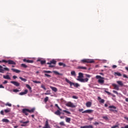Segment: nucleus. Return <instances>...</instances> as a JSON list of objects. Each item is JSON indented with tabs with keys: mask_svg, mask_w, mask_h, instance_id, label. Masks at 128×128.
I'll list each match as a JSON object with an SVG mask.
<instances>
[{
	"mask_svg": "<svg viewBox=\"0 0 128 128\" xmlns=\"http://www.w3.org/2000/svg\"><path fill=\"white\" fill-rule=\"evenodd\" d=\"M65 80L66 82H68V84H70V86L72 88V86H74V88H78V86H80V84L78 83H74L72 82H70V80H68V79L67 78H65Z\"/></svg>",
	"mask_w": 128,
	"mask_h": 128,
	"instance_id": "nucleus-1",
	"label": "nucleus"
},
{
	"mask_svg": "<svg viewBox=\"0 0 128 128\" xmlns=\"http://www.w3.org/2000/svg\"><path fill=\"white\" fill-rule=\"evenodd\" d=\"M81 64H94V60L92 59H83L80 60Z\"/></svg>",
	"mask_w": 128,
	"mask_h": 128,
	"instance_id": "nucleus-2",
	"label": "nucleus"
},
{
	"mask_svg": "<svg viewBox=\"0 0 128 128\" xmlns=\"http://www.w3.org/2000/svg\"><path fill=\"white\" fill-rule=\"evenodd\" d=\"M96 78L98 79V84H104V78L103 77H102L100 76L97 75L96 76Z\"/></svg>",
	"mask_w": 128,
	"mask_h": 128,
	"instance_id": "nucleus-3",
	"label": "nucleus"
},
{
	"mask_svg": "<svg viewBox=\"0 0 128 128\" xmlns=\"http://www.w3.org/2000/svg\"><path fill=\"white\" fill-rule=\"evenodd\" d=\"M2 62H5L6 64V62H8V64H16V62H14L12 60H0V64H2Z\"/></svg>",
	"mask_w": 128,
	"mask_h": 128,
	"instance_id": "nucleus-4",
	"label": "nucleus"
},
{
	"mask_svg": "<svg viewBox=\"0 0 128 128\" xmlns=\"http://www.w3.org/2000/svg\"><path fill=\"white\" fill-rule=\"evenodd\" d=\"M56 64V61L54 60H52L50 61V62H48L47 63V64H49V68H54V66L52 64Z\"/></svg>",
	"mask_w": 128,
	"mask_h": 128,
	"instance_id": "nucleus-5",
	"label": "nucleus"
},
{
	"mask_svg": "<svg viewBox=\"0 0 128 128\" xmlns=\"http://www.w3.org/2000/svg\"><path fill=\"white\" fill-rule=\"evenodd\" d=\"M34 110H36V108H32L31 110H28L27 108H24L22 110V112H34Z\"/></svg>",
	"mask_w": 128,
	"mask_h": 128,
	"instance_id": "nucleus-6",
	"label": "nucleus"
},
{
	"mask_svg": "<svg viewBox=\"0 0 128 128\" xmlns=\"http://www.w3.org/2000/svg\"><path fill=\"white\" fill-rule=\"evenodd\" d=\"M108 108H110V112H117L118 108L115 106H109Z\"/></svg>",
	"mask_w": 128,
	"mask_h": 128,
	"instance_id": "nucleus-7",
	"label": "nucleus"
},
{
	"mask_svg": "<svg viewBox=\"0 0 128 128\" xmlns=\"http://www.w3.org/2000/svg\"><path fill=\"white\" fill-rule=\"evenodd\" d=\"M66 106L68 108H76V105L74 103L69 102L66 104Z\"/></svg>",
	"mask_w": 128,
	"mask_h": 128,
	"instance_id": "nucleus-8",
	"label": "nucleus"
},
{
	"mask_svg": "<svg viewBox=\"0 0 128 128\" xmlns=\"http://www.w3.org/2000/svg\"><path fill=\"white\" fill-rule=\"evenodd\" d=\"M79 112H94V110H86L85 111H84V109L81 108V109H79Z\"/></svg>",
	"mask_w": 128,
	"mask_h": 128,
	"instance_id": "nucleus-9",
	"label": "nucleus"
},
{
	"mask_svg": "<svg viewBox=\"0 0 128 128\" xmlns=\"http://www.w3.org/2000/svg\"><path fill=\"white\" fill-rule=\"evenodd\" d=\"M112 86L114 87V90H120V86L116 84H112Z\"/></svg>",
	"mask_w": 128,
	"mask_h": 128,
	"instance_id": "nucleus-10",
	"label": "nucleus"
},
{
	"mask_svg": "<svg viewBox=\"0 0 128 128\" xmlns=\"http://www.w3.org/2000/svg\"><path fill=\"white\" fill-rule=\"evenodd\" d=\"M23 62H27L28 64H32L34 62V60H29L26 58L23 59Z\"/></svg>",
	"mask_w": 128,
	"mask_h": 128,
	"instance_id": "nucleus-11",
	"label": "nucleus"
},
{
	"mask_svg": "<svg viewBox=\"0 0 128 128\" xmlns=\"http://www.w3.org/2000/svg\"><path fill=\"white\" fill-rule=\"evenodd\" d=\"M4 70H6L7 72L10 71V69L8 68H4V69L0 68V72L4 74Z\"/></svg>",
	"mask_w": 128,
	"mask_h": 128,
	"instance_id": "nucleus-12",
	"label": "nucleus"
},
{
	"mask_svg": "<svg viewBox=\"0 0 128 128\" xmlns=\"http://www.w3.org/2000/svg\"><path fill=\"white\" fill-rule=\"evenodd\" d=\"M10 84H14V86H20V83L16 81H11Z\"/></svg>",
	"mask_w": 128,
	"mask_h": 128,
	"instance_id": "nucleus-13",
	"label": "nucleus"
},
{
	"mask_svg": "<svg viewBox=\"0 0 128 128\" xmlns=\"http://www.w3.org/2000/svg\"><path fill=\"white\" fill-rule=\"evenodd\" d=\"M98 100H99L100 104H104V100L102 99L100 96L98 97Z\"/></svg>",
	"mask_w": 128,
	"mask_h": 128,
	"instance_id": "nucleus-14",
	"label": "nucleus"
},
{
	"mask_svg": "<svg viewBox=\"0 0 128 128\" xmlns=\"http://www.w3.org/2000/svg\"><path fill=\"white\" fill-rule=\"evenodd\" d=\"M50 88H51L53 92H58V88L56 87L50 86Z\"/></svg>",
	"mask_w": 128,
	"mask_h": 128,
	"instance_id": "nucleus-15",
	"label": "nucleus"
},
{
	"mask_svg": "<svg viewBox=\"0 0 128 128\" xmlns=\"http://www.w3.org/2000/svg\"><path fill=\"white\" fill-rule=\"evenodd\" d=\"M28 90H25L24 92H20V96H24V94H28Z\"/></svg>",
	"mask_w": 128,
	"mask_h": 128,
	"instance_id": "nucleus-16",
	"label": "nucleus"
},
{
	"mask_svg": "<svg viewBox=\"0 0 128 128\" xmlns=\"http://www.w3.org/2000/svg\"><path fill=\"white\" fill-rule=\"evenodd\" d=\"M44 128H50V125H48V120H46V122Z\"/></svg>",
	"mask_w": 128,
	"mask_h": 128,
	"instance_id": "nucleus-17",
	"label": "nucleus"
},
{
	"mask_svg": "<svg viewBox=\"0 0 128 128\" xmlns=\"http://www.w3.org/2000/svg\"><path fill=\"white\" fill-rule=\"evenodd\" d=\"M14 72H16V74H19V72H20V70H17V69H14V68H12L11 69Z\"/></svg>",
	"mask_w": 128,
	"mask_h": 128,
	"instance_id": "nucleus-18",
	"label": "nucleus"
},
{
	"mask_svg": "<svg viewBox=\"0 0 128 128\" xmlns=\"http://www.w3.org/2000/svg\"><path fill=\"white\" fill-rule=\"evenodd\" d=\"M37 62H40L41 64H46V60H42V59H38Z\"/></svg>",
	"mask_w": 128,
	"mask_h": 128,
	"instance_id": "nucleus-19",
	"label": "nucleus"
},
{
	"mask_svg": "<svg viewBox=\"0 0 128 128\" xmlns=\"http://www.w3.org/2000/svg\"><path fill=\"white\" fill-rule=\"evenodd\" d=\"M78 70H87L86 67L82 66H78L77 68Z\"/></svg>",
	"mask_w": 128,
	"mask_h": 128,
	"instance_id": "nucleus-20",
	"label": "nucleus"
},
{
	"mask_svg": "<svg viewBox=\"0 0 128 128\" xmlns=\"http://www.w3.org/2000/svg\"><path fill=\"white\" fill-rule=\"evenodd\" d=\"M86 106L87 108H90L92 106V102H88L86 103Z\"/></svg>",
	"mask_w": 128,
	"mask_h": 128,
	"instance_id": "nucleus-21",
	"label": "nucleus"
},
{
	"mask_svg": "<svg viewBox=\"0 0 128 128\" xmlns=\"http://www.w3.org/2000/svg\"><path fill=\"white\" fill-rule=\"evenodd\" d=\"M3 78L5 80H10V75H6V76L4 75Z\"/></svg>",
	"mask_w": 128,
	"mask_h": 128,
	"instance_id": "nucleus-22",
	"label": "nucleus"
},
{
	"mask_svg": "<svg viewBox=\"0 0 128 128\" xmlns=\"http://www.w3.org/2000/svg\"><path fill=\"white\" fill-rule=\"evenodd\" d=\"M26 88H28L29 90H30V92H32V87H30L28 84H26Z\"/></svg>",
	"mask_w": 128,
	"mask_h": 128,
	"instance_id": "nucleus-23",
	"label": "nucleus"
},
{
	"mask_svg": "<svg viewBox=\"0 0 128 128\" xmlns=\"http://www.w3.org/2000/svg\"><path fill=\"white\" fill-rule=\"evenodd\" d=\"M116 83L118 86H124V83H122V81H117Z\"/></svg>",
	"mask_w": 128,
	"mask_h": 128,
	"instance_id": "nucleus-24",
	"label": "nucleus"
},
{
	"mask_svg": "<svg viewBox=\"0 0 128 128\" xmlns=\"http://www.w3.org/2000/svg\"><path fill=\"white\" fill-rule=\"evenodd\" d=\"M84 78V74L82 72H79L78 78Z\"/></svg>",
	"mask_w": 128,
	"mask_h": 128,
	"instance_id": "nucleus-25",
	"label": "nucleus"
},
{
	"mask_svg": "<svg viewBox=\"0 0 128 128\" xmlns=\"http://www.w3.org/2000/svg\"><path fill=\"white\" fill-rule=\"evenodd\" d=\"M77 80H78V82H84V80L82 78H78Z\"/></svg>",
	"mask_w": 128,
	"mask_h": 128,
	"instance_id": "nucleus-26",
	"label": "nucleus"
},
{
	"mask_svg": "<svg viewBox=\"0 0 128 128\" xmlns=\"http://www.w3.org/2000/svg\"><path fill=\"white\" fill-rule=\"evenodd\" d=\"M115 76H122V74L118 72H114Z\"/></svg>",
	"mask_w": 128,
	"mask_h": 128,
	"instance_id": "nucleus-27",
	"label": "nucleus"
},
{
	"mask_svg": "<svg viewBox=\"0 0 128 128\" xmlns=\"http://www.w3.org/2000/svg\"><path fill=\"white\" fill-rule=\"evenodd\" d=\"M46 96H48V94H50V90H48L46 93H44Z\"/></svg>",
	"mask_w": 128,
	"mask_h": 128,
	"instance_id": "nucleus-28",
	"label": "nucleus"
},
{
	"mask_svg": "<svg viewBox=\"0 0 128 128\" xmlns=\"http://www.w3.org/2000/svg\"><path fill=\"white\" fill-rule=\"evenodd\" d=\"M21 66L24 68H28V66L24 64H21Z\"/></svg>",
	"mask_w": 128,
	"mask_h": 128,
	"instance_id": "nucleus-29",
	"label": "nucleus"
},
{
	"mask_svg": "<svg viewBox=\"0 0 128 128\" xmlns=\"http://www.w3.org/2000/svg\"><path fill=\"white\" fill-rule=\"evenodd\" d=\"M2 122H10V120H8L4 118L2 120Z\"/></svg>",
	"mask_w": 128,
	"mask_h": 128,
	"instance_id": "nucleus-30",
	"label": "nucleus"
},
{
	"mask_svg": "<svg viewBox=\"0 0 128 128\" xmlns=\"http://www.w3.org/2000/svg\"><path fill=\"white\" fill-rule=\"evenodd\" d=\"M71 75L72 76H76V72L75 71H72L71 72Z\"/></svg>",
	"mask_w": 128,
	"mask_h": 128,
	"instance_id": "nucleus-31",
	"label": "nucleus"
},
{
	"mask_svg": "<svg viewBox=\"0 0 128 128\" xmlns=\"http://www.w3.org/2000/svg\"><path fill=\"white\" fill-rule=\"evenodd\" d=\"M19 78L20 80H22V82H26V79L22 78V77H19Z\"/></svg>",
	"mask_w": 128,
	"mask_h": 128,
	"instance_id": "nucleus-32",
	"label": "nucleus"
},
{
	"mask_svg": "<svg viewBox=\"0 0 128 128\" xmlns=\"http://www.w3.org/2000/svg\"><path fill=\"white\" fill-rule=\"evenodd\" d=\"M43 72L44 74H52V72L50 70H43Z\"/></svg>",
	"mask_w": 128,
	"mask_h": 128,
	"instance_id": "nucleus-33",
	"label": "nucleus"
},
{
	"mask_svg": "<svg viewBox=\"0 0 128 128\" xmlns=\"http://www.w3.org/2000/svg\"><path fill=\"white\" fill-rule=\"evenodd\" d=\"M58 108V110H57L56 112H62V108H60V106H58V108Z\"/></svg>",
	"mask_w": 128,
	"mask_h": 128,
	"instance_id": "nucleus-34",
	"label": "nucleus"
},
{
	"mask_svg": "<svg viewBox=\"0 0 128 128\" xmlns=\"http://www.w3.org/2000/svg\"><path fill=\"white\" fill-rule=\"evenodd\" d=\"M5 106H12V104L7 102L6 104H5Z\"/></svg>",
	"mask_w": 128,
	"mask_h": 128,
	"instance_id": "nucleus-35",
	"label": "nucleus"
},
{
	"mask_svg": "<svg viewBox=\"0 0 128 128\" xmlns=\"http://www.w3.org/2000/svg\"><path fill=\"white\" fill-rule=\"evenodd\" d=\"M53 72L55 74H58V76L60 75L62 76V74H60L58 72L56 71H54Z\"/></svg>",
	"mask_w": 128,
	"mask_h": 128,
	"instance_id": "nucleus-36",
	"label": "nucleus"
},
{
	"mask_svg": "<svg viewBox=\"0 0 128 128\" xmlns=\"http://www.w3.org/2000/svg\"><path fill=\"white\" fill-rule=\"evenodd\" d=\"M66 122H70V118H66Z\"/></svg>",
	"mask_w": 128,
	"mask_h": 128,
	"instance_id": "nucleus-37",
	"label": "nucleus"
},
{
	"mask_svg": "<svg viewBox=\"0 0 128 128\" xmlns=\"http://www.w3.org/2000/svg\"><path fill=\"white\" fill-rule=\"evenodd\" d=\"M48 100V97L46 96L45 98L44 99V102H46Z\"/></svg>",
	"mask_w": 128,
	"mask_h": 128,
	"instance_id": "nucleus-38",
	"label": "nucleus"
},
{
	"mask_svg": "<svg viewBox=\"0 0 128 128\" xmlns=\"http://www.w3.org/2000/svg\"><path fill=\"white\" fill-rule=\"evenodd\" d=\"M41 88H43V90H46V86H44V84H42L41 86Z\"/></svg>",
	"mask_w": 128,
	"mask_h": 128,
	"instance_id": "nucleus-39",
	"label": "nucleus"
},
{
	"mask_svg": "<svg viewBox=\"0 0 128 128\" xmlns=\"http://www.w3.org/2000/svg\"><path fill=\"white\" fill-rule=\"evenodd\" d=\"M33 82H34V84H40V81H37V80H33Z\"/></svg>",
	"mask_w": 128,
	"mask_h": 128,
	"instance_id": "nucleus-40",
	"label": "nucleus"
},
{
	"mask_svg": "<svg viewBox=\"0 0 128 128\" xmlns=\"http://www.w3.org/2000/svg\"><path fill=\"white\" fill-rule=\"evenodd\" d=\"M5 112H10V109L8 108V109H6L4 110Z\"/></svg>",
	"mask_w": 128,
	"mask_h": 128,
	"instance_id": "nucleus-41",
	"label": "nucleus"
},
{
	"mask_svg": "<svg viewBox=\"0 0 128 128\" xmlns=\"http://www.w3.org/2000/svg\"><path fill=\"white\" fill-rule=\"evenodd\" d=\"M13 92H20V90H18V89H14V90H13Z\"/></svg>",
	"mask_w": 128,
	"mask_h": 128,
	"instance_id": "nucleus-42",
	"label": "nucleus"
},
{
	"mask_svg": "<svg viewBox=\"0 0 128 128\" xmlns=\"http://www.w3.org/2000/svg\"><path fill=\"white\" fill-rule=\"evenodd\" d=\"M104 92H106V94H108V96H110L111 94H110V92H108V91H107V90H105Z\"/></svg>",
	"mask_w": 128,
	"mask_h": 128,
	"instance_id": "nucleus-43",
	"label": "nucleus"
},
{
	"mask_svg": "<svg viewBox=\"0 0 128 128\" xmlns=\"http://www.w3.org/2000/svg\"><path fill=\"white\" fill-rule=\"evenodd\" d=\"M72 98H74V100H78V98L76 96H72Z\"/></svg>",
	"mask_w": 128,
	"mask_h": 128,
	"instance_id": "nucleus-44",
	"label": "nucleus"
},
{
	"mask_svg": "<svg viewBox=\"0 0 128 128\" xmlns=\"http://www.w3.org/2000/svg\"><path fill=\"white\" fill-rule=\"evenodd\" d=\"M88 82V78H86L84 79V82Z\"/></svg>",
	"mask_w": 128,
	"mask_h": 128,
	"instance_id": "nucleus-45",
	"label": "nucleus"
},
{
	"mask_svg": "<svg viewBox=\"0 0 128 128\" xmlns=\"http://www.w3.org/2000/svg\"><path fill=\"white\" fill-rule=\"evenodd\" d=\"M60 126H66V124H64V122H62L60 123Z\"/></svg>",
	"mask_w": 128,
	"mask_h": 128,
	"instance_id": "nucleus-46",
	"label": "nucleus"
},
{
	"mask_svg": "<svg viewBox=\"0 0 128 128\" xmlns=\"http://www.w3.org/2000/svg\"><path fill=\"white\" fill-rule=\"evenodd\" d=\"M103 118H104V120H108V116H104L102 117Z\"/></svg>",
	"mask_w": 128,
	"mask_h": 128,
	"instance_id": "nucleus-47",
	"label": "nucleus"
},
{
	"mask_svg": "<svg viewBox=\"0 0 128 128\" xmlns=\"http://www.w3.org/2000/svg\"><path fill=\"white\" fill-rule=\"evenodd\" d=\"M45 76H47L48 78H50V74H44Z\"/></svg>",
	"mask_w": 128,
	"mask_h": 128,
	"instance_id": "nucleus-48",
	"label": "nucleus"
},
{
	"mask_svg": "<svg viewBox=\"0 0 128 128\" xmlns=\"http://www.w3.org/2000/svg\"><path fill=\"white\" fill-rule=\"evenodd\" d=\"M112 92H114V94H118V92L114 90H112Z\"/></svg>",
	"mask_w": 128,
	"mask_h": 128,
	"instance_id": "nucleus-49",
	"label": "nucleus"
},
{
	"mask_svg": "<svg viewBox=\"0 0 128 128\" xmlns=\"http://www.w3.org/2000/svg\"><path fill=\"white\" fill-rule=\"evenodd\" d=\"M87 128H94V126L92 125L87 126Z\"/></svg>",
	"mask_w": 128,
	"mask_h": 128,
	"instance_id": "nucleus-50",
	"label": "nucleus"
},
{
	"mask_svg": "<svg viewBox=\"0 0 128 128\" xmlns=\"http://www.w3.org/2000/svg\"><path fill=\"white\" fill-rule=\"evenodd\" d=\"M123 78H128V76H126V74H123Z\"/></svg>",
	"mask_w": 128,
	"mask_h": 128,
	"instance_id": "nucleus-51",
	"label": "nucleus"
},
{
	"mask_svg": "<svg viewBox=\"0 0 128 128\" xmlns=\"http://www.w3.org/2000/svg\"><path fill=\"white\" fill-rule=\"evenodd\" d=\"M118 128V126L115 125L114 126H112L111 128Z\"/></svg>",
	"mask_w": 128,
	"mask_h": 128,
	"instance_id": "nucleus-52",
	"label": "nucleus"
},
{
	"mask_svg": "<svg viewBox=\"0 0 128 128\" xmlns=\"http://www.w3.org/2000/svg\"><path fill=\"white\" fill-rule=\"evenodd\" d=\"M112 68H118V66H116V65H113L112 66Z\"/></svg>",
	"mask_w": 128,
	"mask_h": 128,
	"instance_id": "nucleus-53",
	"label": "nucleus"
},
{
	"mask_svg": "<svg viewBox=\"0 0 128 128\" xmlns=\"http://www.w3.org/2000/svg\"><path fill=\"white\" fill-rule=\"evenodd\" d=\"M94 124L95 126H98L99 124V123L98 122H95L94 123Z\"/></svg>",
	"mask_w": 128,
	"mask_h": 128,
	"instance_id": "nucleus-54",
	"label": "nucleus"
},
{
	"mask_svg": "<svg viewBox=\"0 0 128 128\" xmlns=\"http://www.w3.org/2000/svg\"><path fill=\"white\" fill-rule=\"evenodd\" d=\"M30 122V121L28 120L26 122H23V124H28Z\"/></svg>",
	"mask_w": 128,
	"mask_h": 128,
	"instance_id": "nucleus-55",
	"label": "nucleus"
},
{
	"mask_svg": "<svg viewBox=\"0 0 128 128\" xmlns=\"http://www.w3.org/2000/svg\"><path fill=\"white\" fill-rule=\"evenodd\" d=\"M0 88H4V86L2 84H0Z\"/></svg>",
	"mask_w": 128,
	"mask_h": 128,
	"instance_id": "nucleus-56",
	"label": "nucleus"
},
{
	"mask_svg": "<svg viewBox=\"0 0 128 128\" xmlns=\"http://www.w3.org/2000/svg\"><path fill=\"white\" fill-rule=\"evenodd\" d=\"M94 120V118H88V120Z\"/></svg>",
	"mask_w": 128,
	"mask_h": 128,
	"instance_id": "nucleus-57",
	"label": "nucleus"
},
{
	"mask_svg": "<svg viewBox=\"0 0 128 128\" xmlns=\"http://www.w3.org/2000/svg\"><path fill=\"white\" fill-rule=\"evenodd\" d=\"M63 64H64V63L60 62L58 63V65L60 66H62Z\"/></svg>",
	"mask_w": 128,
	"mask_h": 128,
	"instance_id": "nucleus-58",
	"label": "nucleus"
},
{
	"mask_svg": "<svg viewBox=\"0 0 128 128\" xmlns=\"http://www.w3.org/2000/svg\"><path fill=\"white\" fill-rule=\"evenodd\" d=\"M80 128H88V127H87V126H80Z\"/></svg>",
	"mask_w": 128,
	"mask_h": 128,
	"instance_id": "nucleus-59",
	"label": "nucleus"
},
{
	"mask_svg": "<svg viewBox=\"0 0 128 128\" xmlns=\"http://www.w3.org/2000/svg\"><path fill=\"white\" fill-rule=\"evenodd\" d=\"M4 84H8V80H5L4 82H3Z\"/></svg>",
	"mask_w": 128,
	"mask_h": 128,
	"instance_id": "nucleus-60",
	"label": "nucleus"
},
{
	"mask_svg": "<svg viewBox=\"0 0 128 128\" xmlns=\"http://www.w3.org/2000/svg\"><path fill=\"white\" fill-rule=\"evenodd\" d=\"M86 78H90V75L86 74Z\"/></svg>",
	"mask_w": 128,
	"mask_h": 128,
	"instance_id": "nucleus-61",
	"label": "nucleus"
},
{
	"mask_svg": "<svg viewBox=\"0 0 128 128\" xmlns=\"http://www.w3.org/2000/svg\"><path fill=\"white\" fill-rule=\"evenodd\" d=\"M124 118H125V120H126L128 122V117L124 116Z\"/></svg>",
	"mask_w": 128,
	"mask_h": 128,
	"instance_id": "nucleus-62",
	"label": "nucleus"
},
{
	"mask_svg": "<svg viewBox=\"0 0 128 128\" xmlns=\"http://www.w3.org/2000/svg\"><path fill=\"white\" fill-rule=\"evenodd\" d=\"M18 76H13V78H14V80H16V78H17Z\"/></svg>",
	"mask_w": 128,
	"mask_h": 128,
	"instance_id": "nucleus-63",
	"label": "nucleus"
},
{
	"mask_svg": "<svg viewBox=\"0 0 128 128\" xmlns=\"http://www.w3.org/2000/svg\"><path fill=\"white\" fill-rule=\"evenodd\" d=\"M55 114H57V116H60V112H56Z\"/></svg>",
	"mask_w": 128,
	"mask_h": 128,
	"instance_id": "nucleus-64",
	"label": "nucleus"
}]
</instances>
